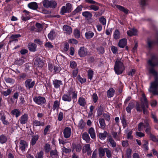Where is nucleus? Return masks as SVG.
<instances>
[{
  "instance_id": "obj_1",
  "label": "nucleus",
  "mask_w": 158,
  "mask_h": 158,
  "mask_svg": "<svg viewBox=\"0 0 158 158\" xmlns=\"http://www.w3.org/2000/svg\"><path fill=\"white\" fill-rule=\"evenodd\" d=\"M148 69L149 73L155 76V81L151 83L150 89L149 90L154 94L158 95V77L156 76L157 72L154 67L158 66V59L155 55L152 56L151 59L148 60Z\"/></svg>"
},
{
  "instance_id": "obj_2",
  "label": "nucleus",
  "mask_w": 158,
  "mask_h": 158,
  "mask_svg": "<svg viewBox=\"0 0 158 158\" xmlns=\"http://www.w3.org/2000/svg\"><path fill=\"white\" fill-rule=\"evenodd\" d=\"M122 61V58L117 59L115 62L114 70L117 74H120L122 73L125 69Z\"/></svg>"
},
{
  "instance_id": "obj_3",
  "label": "nucleus",
  "mask_w": 158,
  "mask_h": 158,
  "mask_svg": "<svg viewBox=\"0 0 158 158\" xmlns=\"http://www.w3.org/2000/svg\"><path fill=\"white\" fill-rule=\"evenodd\" d=\"M44 6L46 8H53L56 7L57 3L54 0H44L43 2Z\"/></svg>"
},
{
  "instance_id": "obj_4",
  "label": "nucleus",
  "mask_w": 158,
  "mask_h": 158,
  "mask_svg": "<svg viewBox=\"0 0 158 158\" xmlns=\"http://www.w3.org/2000/svg\"><path fill=\"white\" fill-rule=\"evenodd\" d=\"M78 54L81 57H85L89 54L87 49L84 47H81L78 51Z\"/></svg>"
},
{
  "instance_id": "obj_5",
  "label": "nucleus",
  "mask_w": 158,
  "mask_h": 158,
  "mask_svg": "<svg viewBox=\"0 0 158 158\" xmlns=\"http://www.w3.org/2000/svg\"><path fill=\"white\" fill-rule=\"evenodd\" d=\"M34 102L39 105H42L46 102V100L44 97L40 96L36 97L33 98Z\"/></svg>"
},
{
  "instance_id": "obj_6",
  "label": "nucleus",
  "mask_w": 158,
  "mask_h": 158,
  "mask_svg": "<svg viewBox=\"0 0 158 158\" xmlns=\"http://www.w3.org/2000/svg\"><path fill=\"white\" fill-rule=\"evenodd\" d=\"M35 82L32 81L31 79L27 80L25 82V86L28 89H30L32 88L34 85Z\"/></svg>"
},
{
  "instance_id": "obj_7",
  "label": "nucleus",
  "mask_w": 158,
  "mask_h": 158,
  "mask_svg": "<svg viewBox=\"0 0 158 158\" xmlns=\"http://www.w3.org/2000/svg\"><path fill=\"white\" fill-rule=\"evenodd\" d=\"M28 144L25 141L21 140L19 142V148L23 152L25 151L26 149L27 148Z\"/></svg>"
},
{
  "instance_id": "obj_8",
  "label": "nucleus",
  "mask_w": 158,
  "mask_h": 158,
  "mask_svg": "<svg viewBox=\"0 0 158 158\" xmlns=\"http://www.w3.org/2000/svg\"><path fill=\"white\" fill-rule=\"evenodd\" d=\"M140 101L142 106H145L147 108H148V102L144 94H142V97L140 99Z\"/></svg>"
},
{
  "instance_id": "obj_9",
  "label": "nucleus",
  "mask_w": 158,
  "mask_h": 158,
  "mask_svg": "<svg viewBox=\"0 0 158 158\" xmlns=\"http://www.w3.org/2000/svg\"><path fill=\"white\" fill-rule=\"evenodd\" d=\"M82 151L84 153L87 152L88 155H90L91 152V151L90 148V144H87L85 145L83 147Z\"/></svg>"
},
{
  "instance_id": "obj_10",
  "label": "nucleus",
  "mask_w": 158,
  "mask_h": 158,
  "mask_svg": "<svg viewBox=\"0 0 158 158\" xmlns=\"http://www.w3.org/2000/svg\"><path fill=\"white\" fill-rule=\"evenodd\" d=\"M64 135L66 138L70 137L71 134V129L69 127H67L65 128L63 131Z\"/></svg>"
},
{
  "instance_id": "obj_11",
  "label": "nucleus",
  "mask_w": 158,
  "mask_h": 158,
  "mask_svg": "<svg viewBox=\"0 0 158 158\" xmlns=\"http://www.w3.org/2000/svg\"><path fill=\"white\" fill-rule=\"evenodd\" d=\"M107 142L109 143L113 148H115L116 146V143L111 135L109 136L107 139Z\"/></svg>"
},
{
  "instance_id": "obj_12",
  "label": "nucleus",
  "mask_w": 158,
  "mask_h": 158,
  "mask_svg": "<svg viewBox=\"0 0 158 158\" xmlns=\"http://www.w3.org/2000/svg\"><path fill=\"white\" fill-rule=\"evenodd\" d=\"M63 30L67 34H70L72 32V28L69 26L64 25L63 27Z\"/></svg>"
},
{
  "instance_id": "obj_13",
  "label": "nucleus",
  "mask_w": 158,
  "mask_h": 158,
  "mask_svg": "<svg viewBox=\"0 0 158 158\" xmlns=\"http://www.w3.org/2000/svg\"><path fill=\"white\" fill-rule=\"evenodd\" d=\"M34 64L38 67H42L43 65V61L40 60L39 57L37 58L35 60L34 62Z\"/></svg>"
},
{
  "instance_id": "obj_14",
  "label": "nucleus",
  "mask_w": 158,
  "mask_h": 158,
  "mask_svg": "<svg viewBox=\"0 0 158 158\" xmlns=\"http://www.w3.org/2000/svg\"><path fill=\"white\" fill-rule=\"evenodd\" d=\"M127 44V40L126 39H123L119 40L118 44L119 47L121 48H124Z\"/></svg>"
},
{
  "instance_id": "obj_15",
  "label": "nucleus",
  "mask_w": 158,
  "mask_h": 158,
  "mask_svg": "<svg viewBox=\"0 0 158 158\" xmlns=\"http://www.w3.org/2000/svg\"><path fill=\"white\" fill-rule=\"evenodd\" d=\"M54 87L56 88H59L60 86L63 85L62 81L56 79L54 80L53 81Z\"/></svg>"
},
{
  "instance_id": "obj_16",
  "label": "nucleus",
  "mask_w": 158,
  "mask_h": 158,
  "mask_svg": "<svg viewBox=\"0 0 158 158\" xmlns=\"http://www.w3.org/2000/svg\"><path fill=\"white\" fill-rule=\"evenodd\" d=\"M28 119V116L26 114H25L22 115L20 117V123L22 124L26 123Z\"/></svg>"
},
{
  "instance_id": "obj_17",
  "label": "nucleus",
  "mask_w": 158,
  "mask_h": 158,
  "mask_svg": "<svg viewBox=\"0 0 158 158\" xmlns=\"http://www.w3.org/2000/svg\"><path fill=\"white\" fill-rule=\"evenodd\" d=\"M147 44L148 48H151L155 44H158V39L156 42L153 40H152L150 39H148L147 41Z\"/></svg>"
},
{
  "instance_id": "obj_18",
  "label": "nucleus",
  "mask_w": 158,
  "mask_h": 158,
  "mask_svg": "<svg viewBox=\"0 0 158 158\" xmlns=\"http://www.w3.org/2000/svg\"><path fill=\"white\" fill-rule=\"evenodd\" d=\"M114 7L118 8L120 10L123 11L125 14H127L128 13V10L122 6L115 4L114 5Z\"/></svg>"
},
{
  "instance_id": "obj_19",
  "label": "nucleus",
  "mask_w": 158,
  "mask_h": 158,
  "mask_svg": "<svg viewBox=\"0 0 158 158\" xmlns=\"http://www.w3.org/2000/svg\"><path fill=\"white\" fill-rule=\"evenodd\" d=\"M36 45L33 43H29L28 45L29 50L32 52H35L36 51Z\"/></svg>"
},
{
  "instance_id": "obj_20",
  "label": "nucleus",
  "mask_w": 158,
  "mask_h": 158,
  "mask_svg": "<svg viewBox=\"0 0 158 158\" xmlns=\"http://www.w3.org/2000/svg\"><path fill=\"white\" fill-rule=\"evenodd\" d=\"M82 138L83 139L85 140L87 143L89 142L90 138L89 135L86 132H85L82 134Z\"/></svg>"
},
{
  "instance_id": "obj_21",
  "label": "nucleus",
  "mask_w": 158,
  "mask_h": 158,
  "mask_svg": "<svg viewBox=\"0 0 158 158\" xmlns=\"http://www.w3.org/2000/svg\"><path fill=\"white\" fill-rule=\"evenodd\" d=\"M28 7L33 10H36L38 8L37 4L35 2H32L28 4Z\"/></svg>"
},
{
  "instance_id": "obj_22",
  "label": "nucleus",
  "mask_w": 158,
  "mask_h": 158,
  "mask_svg": "<svg viewBox=\"0 0 158 158\" xmlns=\"http://www.w3.org/2000/svg\"><path fill=\"white\" fill-rule=\"evenodd\" d=\"M88 132L90 134L91 137L92 139H94L96 137V133L94 128L90 127L89 130Z\"/></svg>"
},
{
  "instance_id": "obj_23",
  "label": "nucleus",
  "mask_w": 158,
  "mask_h": 158,
  "mask_svg": "<svg viewBox=\"0 0 158 158\" xmlns=\"http://www.w3.org/2000/svg\"><path fill=\"white\" fill-rule=\"evenodd\" d=\"M68 94H69L70 96L72 94V98H76L77 97V92L73 91V89L71 88L69 90Z\"/></svg>"
},
{
  "instance_id": "obj_24",
  "label": "nucleus",
  "mask_w": 158,
  "mask_h": 158,
  "mask_svg": "<svg viewBox=\"0 0 158 158\" xmlns=\"http://www.w3.org/2000/svg\"><path fill=\"white\" fill-rule=\"evenodd\" d=\"M20 36L21 35L19 34L13 35L10 37L9 42L10 43L14 41H18L17 38Z\"/></svg>"
},
{
  "instance_id": "obj_25",
  "label": "nucleus",
  "mask_w": 158,
  "mask_h": 158,
  "mask_svg": "<svg viewBox=\"0 0 158 158\" xmlns=\"http://www.w3.org/2000/svg\"><path fill=\"white\" fill-rule=\"evenodd\" d=\"M148 126V123L146 122L145 125H144L143 123H140L138 125V130L139 131H143L144 128Z\"/></svg>"
},
{
  "instance_id": "obj_26",
  "label": "nucleus",
  "mask_w": 158,
  "mask_h": 158,
  "mask_svg": "<svg viewBox=\"0 0 158 158\" xmlns=\"http://www.w3.org/2000/svg\"><path fill=\"white\" fill-rule=\"evenodd\" d=\"M127 35L130 36H132L133 35H135L137 33V31L136 29H132L127 32Z\"/></svg>"
},
{
  "instance_id": "obj_27",
  "label": "nucleus",
  "mask_w": 158,
  "mask_h": 158,
  "mask_svg": "<svg viewBox=\"0 0 158 158\" xmlns=\"http://www.w3.org/2000/svg\"><path fill=\"white\" fill-rule=\"evenodd\" d=\"M50 156L52 158H57L58 156V152L56 150H52L50 152Z\"/></svg>"
},
{
  "instance_id": "obj_28",
  "label": "nucleus",
  "mask_w": 158,
  "mask_h": 158,
  "mask_svg": "<svg viewBox=\"0 0 158 158\" xmlns=\"http://www.w3.org/2000/svg\"><path fill=\"white\" fill-rule=\"evenodd\" d=\"M20 111L17 109H15L11 111V114L12 115H15V117L17 118L20 115Z\"/></svg>"
},
{
  "instance_id": "obj_29",
  "label": "nucleus",
  "mask_w": 158,
  "mask_h": 158,
  "mask_svg": "<svg viewBox=\"0 0 158 158\" xmlns=\"http://www.w3.org/2000/svg\"><path fill=\"white\" fill-rule=\"evenodd\" d=\"M113 37L115 40H117L120 38V34L118 30L116 29L115 30L114 33Z\"/></svg>"
},
{
  "instance_id": "obj_30",
  "label": "nucleus",
  "mask_w": 158,
  "mask_h": 158,
  "mask_svg": "<svg viewBox=\"0 0 158 158\" xmlns=\"http://www.w3.org/2000/svg\"><path fill=\"white\" fill-rule=\"evenodd\" d=\"M62 99L64 101L69 102L71 101V97L69 94H64L62 97Z\"/></svg>"
},
{
  "instance_id": "obj_31",
  "label": "nucleus",
  "mask_w": 158,
  "mask_h": 158,
  "mask_svg": "<svg viewBox=\"0 0 158 158\" xmlns=\"http://www.w3.org/2000/svg\"><path fill=\"white\" fill-rule=\"evenodd\" d=\"M115 91L113 88H111L107 91V95L108 98L112 97L114 94Z\"/></svg>"
},
{
  "instance_id": "obj_32",
  "label": "nucleus",
  "mask_w": 158,
  "mask_h": 158,
  "mask_svg": "<svg viewBox=\"0 0 158 158\" xmlns=\"http://www.w3.org/2000/svg\"><path fill=\"white\" fill-rule=\"evenodd\" d=\"M94 33L91 31L86 32L85 34V36L87 39H90L92 38L94 35Z\"/></svg>"
},
{
  "instance_id": "obj_33",
  "label": "nucleus",
  "mask_w": 158,
  "mask_h": 158,
  "mask_svg": "<svg viewBox=\"0 0 158 158\" xmlns=\"http://www.w3.org/2000/svg\"><path fill=\"white\" fill-rule=\"evenodd\" d=\"M79 104L81 106H84L86 104V102L85 99L82 97L79 98L78 100Z\"/></svg>"
},
{
  "instance_id": "obj_34",
  "label": "nucleus",
  "mask_w": 158,
  "mask_h": 158,
  "mask_svg": "<svg viewBox=\"0 0 158 158\" xmlns=\"http://www.w3.org/2000/svg\"><path fill=\"white\" fill-rule=\"evenodd\" d=\"M120 134L119 132L118 134L117 133L115 132L112 131L111 132V134L113 137L116 140H120V138L119 136V135Z\"/></svg>"
},
{
  "instance_id": "obj_35",
  "label": "nucleus",
  "mask_w": 158,
  "mask_h": 158,
  "mask_svg": "<svg viewBox=\"0 0 158 158\" xmlns=\"http://www.w3.org/2000/svg\"><path fill=\"white\" fill-rule=\"evenodd\" d=\"M82 15L83 16L88 19H90L92 16V14L90 12L87 11L83 12Z\"/></svg>"
},
{
  "instance_id": "obj_36",
  "label": "nucleus",
  "mask_w": 158,
  "mask_h": 158,
  "mask_svg": "<svg viewBox=\"0 0 158 158\" xmlns=\"http://www.w3.org/2000/svg\"><path fill=\"white\" fill-rule=\"evenodd\" d=\"M39 136L38 135H35L32 136L31 141V144L34 145L35 144L36 141L38 139Z\"/></svg>"
},
{
  "instance_id": "obj_37",
  "label": "nucleus",
  "mask_w": 158,
  "mask_h": 158,
  "mask_svg": "<svg viewBox=\"0 0 158 158\" xmlns=\"http://www.w3.org/2000/svg\"><path fill=\"white\" fill-rule=\"evenodd\" d=\"M33 125L35 126H43L44 123L43 122H40V121L37 120H34L33 121Z\"/></svg>"
},
{
  "instance_id": "obj_38",
  "label": "nucleus",
  "mask_w": 158,
  "mask_h": 158,
  "mask_svg": "<svg viewBox=\"0 0 158 158\" xmlns=\"http://www.w3.org/2000/svg\"><path fill=\"white\" fill-rule=\"evenodd\" d=\"M107 135V133L106 131H104L103 133H100L99 134V138L101 139H104Z\"/></svg>"
},
{
  "instance_id": "obj_39",
  "label": "nucleus",
  "mask_w": 158,
  "mask_h": 158,
  "mask_svg": "<svg viewBox=\"0 0 158 158\" xmlns=\"http://www.w3.org/2000/svg\"><path fill=\"white\" fill-rule=\"evenodd\" d=\"M60 105V102L57 101H55L54 102L52 107L53 110H54L56 109H58Z\"/></svg>"
},
{
  "instance_id": "obj_40",
  "label": "nucleus",
  "mask_w": 158,
  "mask_h": 158,
  "mask_svg": "<svg viewBox=\"0 0 158 158\" xmlns=\"http://www.w3.org/2000/svg\"><path fill=\"white\" fill-rule=\"evenodd\" d=\"M70 145V143H68V144L67 145L68 146V147L69 148H66L64 146H63L62 149L63 151L64 152L66 153H68L70 152L71 151V149L69 148Z\"/></svg>"
},
{
  "instance_id": "obj_41",
  "label": "nucleus",
  "mask_w": 158,
  "mask_h": 158,
  "mask_svg": "<svg viewBox=\"0 0 158 158\" xmlns=\"http://www.w3.org/2000/svg\"><path fill=\"white\" fill-rule=\"evenodd\" d=\"M99 122L100 125V127L102 129L104 128L106 125L104 120L102 118H100L99 119Z\"/></svg>"
},
{
  "instance_id": "obj_42",
  "label": "nucleus",
  "mask_w": 158,
  "mask_h": 158,
  "mask_svg": "<svg viewBox=\"0 0 158 158\" xmlns=\"http://www.w3.org/2000/svg\"><path fill=\"white\" fill-rule=\"evenodd\" d=\"M73 34L76 38H78L80 37V31L77 29H76L74 30Z\"/></svg>"
},
{
  "instance_id": "obj_43",
  "label": "nucleus",
  "mask_w": 158,
  "mask_h": 158,
  "mask_svg": "<svg viewBox=\"0 0 158 158\" xmlns=\"http://www.w3.org/2000/svg\"><path fill=\"white\" fill-rule=\"evenodd\" d=\"M134 104L133 102H131L129 103L128 106L126 108V110L128 113H130L131 110L133 108Z\"/></svg>"
},
{
  "instance_id": "obj_44",
  "label": "nucleus",
  "mask_w": 158,
  "mask_h": 158,
  "mask_svg": "<svg viewBox=\"0 0 158 158\" xmlns=\"http://www.w3.org/2000/svg\"><path fill=\"white\" fill-rule=\"evenodd\" d=\"M0 120L4 125H7L9 124V122L6 120V118L4 115L1 116Z\"/></svg>"
},
{
  "instance_id": "obj_45",
  "label": "nucleus",
  "mask_w": 158,
  "mask_h": 158,
  "mask_svg": "<svg viewBox=\"0 0 158 158\" xmlns=\"http://www.w3.org/2000/svg\"><path fill=\"white\" fill-rule=\"evenodd\" d=\"M106 152L105 148H99V153L100 156H103L105 154Z\"/></svg>"
},
{
  "instance_id": "obj_46",
  "label": "nucleus",
  "mask_w": 158,
  "mask_h": 158,
  "mask_svg": "<svg viewBox=\"0 0 158 158\" xmlns=\"http://www.w3.org/2000/svg\"><path fill=\"white\" fill-rule=\"evenodd\" d=\"M94 75V72L91 69H89L88 71V78L90 80L92 79Z\"/></svg>"
},
{
  "instance_id": "obj_47",
  "label": "nucleus",
  "mask_w": 158,
  "mask_h": 158,
  "mask_svg": "<svg viewBox=\"0 0 158 158\" xmlns=\"http://www.w3.org/2000/svg\"><path fill=\"white\" fill-rule=\"evenodd\" d=\"M25 62V61L23 59L21 58L19 60H16L15 62V64L20 65L23 64Z\"/></svg>"
},
{
  "instance_id": "obj_48",
  "label": "nucleus",
  "mask_w": 158,
  "mask_h": 158,
  "mask_svg": "<svg viewBox=\"0 0 158 158\" xmlns=\"http://www.w3.org/2000/svg\"><path fill=\"white\" fill-rule=\"evenodd\" d=\"M65 7V10L68 13L70 12L71 10V5L69 3H67L65 6H64Z\"/></svg>"
},
{
  "instance_id": "obj_49",
  "label": "nucleus",
  "mask_w": 158,
  "mask_h": 158,
  "mask_svg": "<svg viewBox=\"0 0 158 158\" xmlns=\"http://www.w3.org/2000/svg\"><path fill=\"white\" fill-rule=\"evenodd\" d=\"M55 36V33L54 31H52L50 32L48 35V38L51 40L53 39Z\"/></svg>"
},
{
  "instance_id": "obj_50",
  "label": "nucleus",
  "mask_w": 158,
  "mask_h": 158,
  "mask_svg": "<svg viewBox=\"0 0 158 158\" xmlns=\"http://www.w3.org/2000/svg\"><path fill=\"white\" fill-rule=\"evenodd\" d=\"M7 140V139L6 136L3 135H2L0 136V143H5Z\"/></svg>"
},
{
  "instance_id": "obj_51",
  "label": "nucleus",
  "mask_w": 158,
  "mask_h": 158,
  "mask_svg": "<svg viewBox=\"0 0 158 158\" xmlns=\"http://www.w3.org/2000/svg\"><path fill=\"white\" fill-rule=\"evenodd\" d=\"M105 149L106 156L108 158L112 156L111 151L107 148H105Z\"/></svg>"
},
{
  "instance_id": "obj_52",
  "label": "nucleus",
  "mask_w": 158,
  "mask_h": 158,
  "mask_svg": "<svg viewBox=\"0 0 158 158\" xmlns=\"http://www.w3.org/2000/svg\"><path fill=\"white\" fill-rule=\"evenodd\" d=\"M149 136L150 139L153 141L154 142H158V136L156 137L152 134H150Z\"/></svg>"
},
{
  "instance_id": "obj_53",
  "label": "nucleus",
  "mask_w": 158,
  "mask_h": 158,
  "mask_svg": "<svg viewBox=\"0 0 158 158\" xmlns=\"http://www.w3.org/2000/svg\"><path fill=\"white\" fill-rule=\"evenodd\" d=\"M11 90L10 89H8L6 91H2V94L5 96L9 95L11 93Z\"/></svg>"
},
{
  "instance_id": "obj_54",
  "label": "nucleus",
  "mask_w": 158,
  "mask_h": 158,
  "mask_svg": "<svg viewBox=\"0 0 158 158\" xmlns=\"http://www.w3.org/2000/svg\"><path fill=\"white\" fill-rule=\"evenodd\" d=\"M85 123L81 119L78 124V127L81 129H83L85 127Z\"/></svg>"
},
{
  "instance_id": "obj_55",
  "label": "nucleus",
  "mask_w": 158,
  "mask_h": 158,
  "mask_svg": "<svg viewBox=\"0 0 158 158\" xmlns=\"http://www.w3.org/2000/svg\"><path fill=\"white\" fill-rule=\"evenodd\" d=\"M142 106H141L139 103L137 102L136 104V109L138 111L141 112L142 110Z\"/></svg>"
},
{
  "instance_id": "obj_56",
  "label": "nucleus",
  "mask_w": 158,
  "mask_h": 158,
  "mask_svg": "<svg viewBox=\"0 0 158 158\" xmlns=\"http://www.w3.org/2000/svg\"><path fill=\"white\" fill-rule=\"evenodd\" d=\"M89 10H92L94 11H96L99 10V7L96 6L94 5H90L89 7Z\"/></svg>"
},
{
  "instance_id": "obj_57",
  "label": "nucleus",
  "mask_w": 158,
  "mask_h": 158,
  "mask_svg": "<svg viewBox=\"0 0 158 158\" xmlns=\"http://www.w3.org/2000/svg\"><path fill=\"white\" fill-rule=\"evenodd\" d=\"M50 127L51 126L49 125H48L45 127L44 131V134L45 135L48 134V132L49 131Z\"/></svg>"
},
{
  "instance_id": "obj_58",
  "label": "nucleus",
  "mask_w": 158,
  "mask_h": 158,
  "mask_svg": "<svg viewBox=\"0 0 158 158\" xmlns=\"http://www.w3.org/2000/svg\"><path fill=\"white\" fill-rule=\"evenodd\" d=\"M99 21L102 24L105 25L106 24V20L103 17L100 18L99 19Z\"/></svg>"
},
{
  "instance_id": "obj_59",
  "label": "nucleus",
  "mask_w": 158,
  "mask_h": 158,
  "mask_svg": "<svg viewBox=\"0 0 158 158\" xmlns=\"http://www.w3.org/2000/svg\"><path fill=\"white\" fill-rule=\"evenodd\" d=\"M77 79L78 81L81 83H84L86 81V80L85 78H82L81 77L80 75L78 76Z\"/></svg>"
},
{
  "instance_id": "obj_60",
  "label": "nucleus",
  "mask_w": 158,
  "mask_h": 158,
  "mask_svg": "<svg viewBox=\"0 0 158 158\" xmlns=\"http://www.w3.org/2000/svg\"><path fill=\"white\" fill-rule=\"evenodd\" d=\"M131 150L130 148L127 149L126 151V155L128 158H130L131 156Z\"/></svg>"
},
{
  "instance_id": "obj_61",
  "label": "nucleus",
  "mask_w": 158,
  "mask_h": 158,
  "mask_svg": "<svg viewBox=\"0 0 158 158\" xmlns=\"http://www.w3.org/2000/svg\"><path fill=\"white\" fill-rule=\"evenodd\" d=\"M82 7L81 6H79L77 8L73 11V14H75L77 13H78L82 10Z\"/></svg>"
},
{
  "instance_id": "obj_62",
  "label": "nucleus",
  "mask_w": 158,
  "mask_h": 158,
  "mask_svg": "<svg viewBox=\"0 0 158 158\" xmlns=\"http://www.w3.org/2000/svg\"><path fill=\"white\" fill-rule=\"evenodd\" d=\"M61 69L60 67L58 65L57 66H54V71L56 73H58L60 72Z\"/></svg>"
},
{
  "instance_id": "obj_63",
  "label": "nucleus",
  "mask_w": 158,
  "mask_h": 158,
  "mask_svg": "<svg viewBox=\"0 0 158 158\" xmlns=\"http://www.w3.org/2000/svg\"><path fill=\"white\" fill-rule=\"evenodd\" d=\"M103 109L102 107L100 106L98 109L97 114L98 116H100L102 114Z\"/></svg>"
},
{
  "instance_id": "obj_64",
  "label": "nucleus",
  "mask_w": 158,
  "mask_h": 158,
  "mask_svg": "<svg viewBox=\"0 0 158 158\" xmlns=\"http://www.w3.org/2000/svg\"><path fill=\"white\" fill-rule=\"evenodd\" d=\"M44 148L46 152H48L50 149V145L48 144H46L44 146Z\"/></svg>"
}]
</instances>
